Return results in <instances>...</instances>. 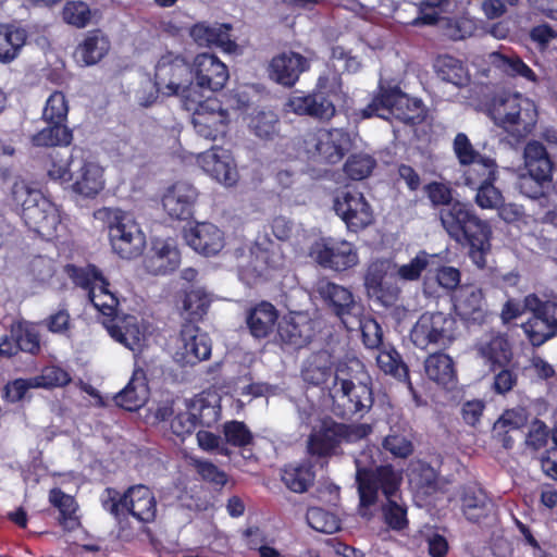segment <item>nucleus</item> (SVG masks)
<instances>
[{
    "instance_id": "20",
    "label": "nucleus",
    "mask_w": 557,
    "mask_h": 557,
    "mask_svg": "<svg viewBox=\"0 0 557 557\" xmlns=\"http://www.w3.org/2000/svg\"><path fill=\"white\" fill-rule=\"evenodd\" d=\"M310 255L319 265L336 272L351 269L359 262L358 251L352 244L333 238L315 242Z\"/></svg>"
},
{
    "instance_id": "52",
    "label": "nucleus",
    "mask_w": 557,
    "mask_h": 557,
    "mask_svg": "<svg viewBox=\"0 0 557 557\" xmlns=\"http://www.w3.org/2000/svg\"><path fill=\"white\" fill-rule=\"evenodd\" d=\"M211 299L202 289L186 292L183 298V310L187 313V320L195 324L202 320L210 307Z\"/></svg>"
},
{
    "instance_id": "41",
    "label": "nucleus",
    "mask_w": 557,
    "mask_h": 557,
    "mask_svg": "<svg viewBox=\"0 0 557 557\" xmlns=\"http://www.w3.org/2000/svg\"><path fill=\"white\" fill-rule=\"evenodd\" d=\"M465 166H467L463 171L465 184L472 189L497 181L498 165L494 159L480 156Z\"/></svg>"
},
{
    "instance_id": "12",
    "label": "nucleus",
    "mask_w": 557,
    "mask_h": 557,
    "mask_svg": "<svg viewBox=\"0 0 557 557\" xmlns=\"http://www.w3.org/2000/svg\"><path fill=\"white\" fill-rule=\"evenodd\" d=\"M349 147V134L343 128L309 131L302 136L300 145L307 161L317 164H336Z\"/></svg>"
},
{
    "instance_id": "26",
    "label": "nucleus",
    "mask_w": 557,
    "mask_h": 557,
    "mask_svg": "<svg viewBox=\"0 0 557 557\" xmlns=\"http://www.w3.org/2000/svg\"><path fill=\"white\" fill-rule=\"evenodd\" d=\"M310 67L309 60L295 51H284L272 58L269 64V76L278 85L290 88L299 81L300 75Z\"/></svg>"
},
{
    "instance_id": "34",
    "label": "nucleus",
    "mask_w": 557,
    "mask_h": 557,
    "mask_svg": "<svg viewBox=\"0 0 557 557\" xmlns=\"http://www.w3.org/2000/svg\"><path fill=\"white\" fill-rule=\"evenodd\" d=\"M183 358L188 364H197L202 360H207L211 356L212 343L207 333H201L200 329L193 325H185L182 330Z\"/></svg>"
},
{
    "instance_id": "37",
    "label": "nucleus",
    "mask_w": 557,
    "mask_h": 557,
    "mask_svg": "<svg viewBox=\"0 0 557 557\" xmlns=\"http://www.w3.org/2000/svg\"><path fill=\"white\" fill-rule=\"evenodd\" d=\"M147 397L148 385L145 383V373L136 370L126 386L114 396V401L127 411H135L144 406Z\"/></svg>"
},
{
    "instance_id": "7",
    "label": "nucleus",
    "mask_w": 557,
    "mask_h": 557,
    "mask_svg": "<svg viewBox=\"0 0 557 557\" xmlns=\"http://www.w3.org/2000/svg\"><path fill=\"white\" fill-rule=\"evenodd\" d=\"M525 173L518 176L517 188L530 199L547 200L555 170V162L546 146L536 139L529 140L523 148Z\"/></svg>"
},
{
    "instance_id": "6",
    "label": "nucleus",
    "mask_w": 557,
    "mask_h": 557,
    "mask_svg": "<svg viewBox=\"0 0 557 557\" xmlns=\"http://www.w3.org/2000/svg\"><path fill=\"white\" fill-rule=\"evenodd\" d=\"M487 113L495 125L517 138L530 134L537 122L534 102L518 92L495 94L487 103Z\"/></svg>"
},
{
    "instance_id": "30",
    "label": "nucleus",
    "mask_w": 557,
    "mask_h": 557,
    "mask_svg": "<svg viewBox=\"0 0 557 557\" xmlns=\"http://www.w3.org/2000/svg\"><path fill=\"white\" fill-rule=\"evenodd\" d=\"M185 240L196 252L206 257L218 255L224 247V233L209 222L197 223L184 234Z\"/></svg>"
},
{
    "instance_id": "43",
    "label": "nucleus",
    "mask_w": 557,
    "mask_h": 557,
    "mask_svg": "<svg viewBox=\"0 0 557 557\" xmlns=\"http://www.w3.org/2000/svg\"><path fill=\"white\" fill-rule=\"evenodd\" d=\"M63 272L72 281L75 286H78L88 292H95L98 285L106 284V277L101 270L95 264L88 263L85 267H79L73 263H67L63 268Z\"/></svg>"
},
{
    "instance_id": "17",
    "label": "nucleus",
    "mask_w": 557,
    "mask_h": 557,
    "mask_svg": "<svg viewBox=\"0 0 557 557\" xmlns=\"http://www.w3.org/2000/svg\"><path fill=\"white\" fill-rule=\"evenodd\" d=\"M284 262L282 246L272 240L268 234L259 235L250 248V260L242 270V276L249 284H256L265 278L269 271L283 268Z\"/></svg>"
},
{
    "instance_id": "36",
    "label": "nucleus",
    "mask_w": 557,
    "mask_h": 557,
    "mask_svg": "<svg viewBox=\"0 0 557 557\" xmlns=\"http://www.w3.org/2000/svg\"><path fill=\"white\" fill-rule=\"evenodd\" d=\"M8 336L15 356L21 351L32 356L40 352V333L32 322L26 320L13 322Z\"/></svg>"
},
{
    "instance_id": "53",
    "label": "nucleus",
    "mask_w": 557,
    "mask_h": 557,
    "mask_svg": "<svg viewBox=\"0 0 557 557\" xmlns=\"http://www.w3.org/2000/svg\"><path fill=\"white\" fill-rule=\"evenodd\" d=\"M186 407L195 413L198 426L211 428L220 420V406L212 405L201 395H197L189 399L186 403Z\"/></svg>"
},
{
    "instance_id": "45",
    "label": "nucleus",
    "mask_w": 557,
    "mask_h": 557,
    "mask_svg": "<svg viewBox=\"0 0 557 557\" xmlns=\"http://www.w3.org/2000/svg\"><path fill=\"white\" fill-rule=\"evenodd\" d=\"M109 282L106 278V284L98 285L97 290L90 292L88 297L92 306L100 313V322L106 327L111 322L116 320L119 314V299L109 290Z\"/></svg>"
},
{
    "instance_id": "31",
    "label": "nucleus",
    "mask_w": 557,
    "mask_h": 557,
    "mask_svg": "<svg viewBox=\"0 0 557 557\" xmlns=\"http://www.w3.org/2000/svg\"><path fill=\"white\" fill-rule=\"evenodd\" d=\"M104 329L115 342L133 351L139 350L146 339V329L138 318L132 314L117 315L116 320Z\"/></svg>"
},
{
    "instance_id": "59",
    "label": "nucleus",
    "mask_w": 557,
    "mask_h": 557,
    "mask_svg": "<svg viewBox=\"0 0 557 557\" xmlns=\"http://www.w3.org/2000/svg\"><path fill=\"white\" fill-rule=\"evenodd\" d=\"M423 193L433 208H447L454 205V189L449 183L432 181L423 186Z\"/></svg>"
},
{
    "instance_id": "27",
    "label": "nucleus",
    "mask_w": 557,
    "mask_h": 557,
    "mask_svg": "<svg viewBox=\"0 0 557 557\" xmlns=\"http://www.w3.org/2000/svg\"><path fill=\"white\" fill-rule=\"evenodd\" d=\"M474 349L492 372H496L499 367L510 366L513 358L508 336L500 332L487 333L475 343Z\"/></svg>"
},
{
    "instance_id": "9",
    "label": "nucleus",
    "mask_w": 557,
    "mask_h": 557,
    "mask_svg": "<svg viewBox=\"0 0 557 557\" xmlns=\"http://www.w3.org/2000/svg\"><path fill=\"white\" fill-rule=\"evenodd\" d=\"M343 95L342 78L336 73L320 75L312 94L289 97L287 110L319 121H330L336 114L334 101Z\"/></svg>"
},
{
    "instance_id": "49",
    "label": "nucleus",
    "mask_w": 557,
    "mask_h": 557,
    "mask_svg": "<svg viewBox=\"0 0 557 557\" xmlns=\"http://www.w3.org/2000/svg\"><path fill=\"white\" fill-rule=\"evenodd\" d=\"M493 64L508 76H519L531 83L537 82L534 71L516 54L493 53Z\"/></svg>"
},
{
    "instance_id": "42",
    "label": "nucleus",
    "mask_w": 557,
    "mask_h": 557,
    "mask_svg": "<svg viewBox=\"0 0 557 557\" xmlns=\"http://www.w3.org/2000/svg\"><path fill=\"white\" fill-rule=\"evenodd\" d=\"M104 187L103 170L94 162H84L79 170V174L73 184L75 193L94 198Z\"/></svg>"
},
{
    "instance_id": "4",
    "label": "nucleus",
    "mask_w": 557,
    "mask_h": 557,
    "mask_svg": "<svg viewBox=\"0 0 557 557\" xmlns=\"http://www.w3.org/2000/svg\"><path fill=\"white\" fill-rule=\"evenodd\" d=\"M359 120L391 117L408 125L417 126L424 122L426 109L421 99L411 98L398 85L380 81L371 101L355 112Z\"/></svg>"
},
{
    "instance_id": "11",
    "label": "nucleus",
    "mask_w": 557,
    "mask_h": 557,
    "mask_svg": "<svg viewBox=\"0 0 557 557\" xmlns=\"http://www.w3.org/2000/svg\"><path fill=\"white\" fill-rule=\"evenodd\" d=\"M458 323L450 313L442 311L423 312L409 332V339L414 347L448 348L457 338Z\"/></svg>"
},
{
    "instance_id": "22",
    "label": "nucleus",
    "mask_w": 557,
    "mask_h": 557,
    "mask_svg": "<svg viewBox=\"0 0 557 557\" xmlns=\"http://www.w3.org/2000/svg\"><path fill=\"white\" fill-rule=\"evenodd\" d=\"M334 210L351 232L364 230L373 222L371 206L358 191L346 190L334 199Z\"/></svg>"
},
{
    "instance_id": "51",
    "label": "nucleus",
    "mask_w": 557,
    "mask_h": 557,
    "mask_svg": "<svg viewBox=\"0 0 557 557\" xmlns=\"http://www.w3.org/2000/svg\"><path fill=\"white\" fill-rule=\"evenodd\" d=\"M249 128L260 139L273 140L280 134V119L273 111H258L251 116Z\"/></svg>"
},
{
    "instance_id": "10",
    "label": "nucleus",
    "mask_w": 557,
    "mask_h": 557,
    "mask_svg": "<svg viewBox=\"0 0 557 557\" xmlns=\"http://www.w3.org/2000/svg\"><path fill=\"white\" fill-rule=\"evenodd\" d=\"M108 228L109 240L114 253L122 259H134L143 253L146 236L132 215L121 209L103 208L98 211Z\"/></svg>"
},
{
    "instance_id": "32",
    "label": "nucleus",
    "mask_w": 557,
    "mask_h": 557,
    "mask_svg": "<svg viewBox=\"0 0 557 557\" xmlns=\"http://www.w3.org/2000/svg\"><path fill=\"white\" fill-rule=\"evenodd\" d=\"M181 263L180 250L169 242L156 240L144 259L146 271L152 275H165L175 271Z\"/></svg>"
},
{
    "instance_id": "24",
    "label": "nucleus",
    "mask_w": 557,
    "mask_h": 557,
    "mask_svg": "<svg viewBox=\"0 0 557 557\" xmlns=\"http://www.w3.org/2000/svg\"><path fill=\"white\" fill-rule=\"evenodd\" d=\"M409 24L413 26L436 25L445 37L454 41L471 37L476 29V26L471 18L465 16H441L437 10L425 12V8H422L420 14H418Z\"/></svg>"
},
{
    "instance_id": "60",
    "label": "nucleus",
    "mask_w": 557,
    "mask_h": 557,
    "mask_svg": "<svg viewBox=\"0 0 557 557\" xmlns=\"http://www.w3.org/2000/svg\"><path fill=\"white\" fill-rule=\"evenodd\" d=\"M69 102L62 91H53L47 99L41 120L42 121H60L67 122Z\"/></svg>"
},
{
    "instance_id": "33",
    "label": "nucleus",
    "mask_w": 557,
    "mask_h": 557,
    "mask_svg": "<svg viewBox=\"0 0 557 557\" xmlns=\"http://www.w3.org/2000/svg\"><path fill=\"white\" fill-rule=\"evenodd\" d=\"M277 320V309L265 300L250 308L246 317L249 333L257 339L269 337L273 333Z\"/></svg>"
},
{
    "instance_id": "25",
    "label": "nucleus",
    "mask_w": 557,
    "mask_h": 557,
    "mask_svg": "<svg viewBox=\"0 0 557 557\" xmlns=\"http://www.w3.org/2000/svg\"><path fill=\"white\" fill-rule=\"evenodd\" d=\"M202 170L219 183L234 186L238 182V171L230 150L213 146L198 157Z\"/></svg>"
},
{
    "instance_id": "14",
    "label": "nucleus",
    "mask_w": 557,
    "mask_h": 557,
    "mask_svg": "<svg viewBox=\"0 0 557 557\" xmlns=\"http://www.w3.org/2000/svg\"><path fill=\"white\" fill-rule=\"evenodd\" d=\"M191 63L181 53L166 51L154 66V85L165 96L188 97L193 85Z\"/></svg>"
},
{
    "instance_id": "1",
    "label": "nucleus",
    "mask_w": 557,
    "mask_h": 557,
    "mask_svg": "<svg viewBox=\"0 0 557 557\" xmlns=\"http://www.w3.org/2000/svg\"><path fill=\"white\" fill-rule=\"evenodd\" d=\"M329 395L333 414L347 421L361 420L374 404L372 380L358 361L336 367Z\"/></svg>"
},
{
    "instance_id": "38",
    "label": "nucleus",
    "mask_w": 557,
    "mask_h": 557,
    "mask_svg": "<svg viewBox=\"0 0 557 557\" xmlns=\"http://www.w3.org/2000/svg\"><path fill=\"white\" fill-rule=\"evenodd\" d=\"M46 126L30 137L35 147H67L73 141V131L67 122L44 121Z\"/></svg>"
},
{
    "instance_id": "47",
    "label": "nucleus",
    "mask_w": 557,
    "mask_h": 557,
    "mask_svg": "<svg viewBox=\"0 0 557 557\" xmlns=\"http://www.w3.org/2000/svg\"><path fill=\"white\" fill-rule=\"evenodd\" d=\"M315 473L311 465H287L282 472V481L288 490L304 493L313 484Z\"/></svg>"
},
{
    "instance_id": "61",
    "label": "nucleus",
    "mask_w": 557,
    "mask_h": 557,
    "mask_svg": "<svg viewBox=\"0 0 557 557\" xmlns=\"http://www.w3.org/2000/svg\"><path fill=\"white\" fill-rule=\"evenodd\" d=\"M223 434L226 443L234 447H246L253 442L251 431L243 421L232 420L225 422Z\"/></svg>"
},
{
    "instance_id": "56",
    "label": "nucleus",
    "mask_w": 557,
    "mask_h": 557,
    "mask_svg": "<svg viewBox=\"0 0 557 557\" xmlns=\"http://www.w3.org/2000/svg\"><path fill=\"white\" fill-rule=\"evenodd\" d=\"M306 519L313 530L321 533L332 534L341 529V519L321 507L309 508Z\"/></svg>"
},
{
    "instance_id": "13",
    "label": "nucleus",
    "mask_w": 557,
    "mask_h": 557,
    "mask_svg": "<svg viewBox=\"0 0 557 557\" xmlns=\"http://www.w3.org/2000/svg\"><path fill=\"white\" fill-rule=\"evenodd\" d=\"M359 502L362 507H370L376 504L379 492L385 499L399 496L403 484V472L393 465H381L374 468H358L356 473Z\"/></svg>"
},
{
    "instance_id": "8",
    "label": "nucleus",
    "mask_w": 557,
    "mask_h": 557,
    "mask_svg": "<svg viewBox=\"0 0 557 557\" xmlns=\"http://www.w3.org/2000/svg\"><path fill=\"white\" fill-rule=\"evenodd\" d=\"M373 432L370 423H344L332 419L323 420L319 429L308 437L309 455L318 458H331L343 455V444H355L367 438Z\"/></svg>"
},
{
    "instance_id": "28",
    "label": "nucleus",
    "mask_w": 557,
    "mask_h": 557,
    "mask_svg": "<svg viewBox=\"0 0 557 557\" xmlns=\"http://www.w3.org/2000/svg\"><path fill=\"white\" fill-rule=\"evenodd\" d=\"M232 24L221 23L210 25L207 22H197L189 28V36L198 47H216L222 51L232 53L237 49V44L231 38Z\"/></svg>"
},
{
    "instance_id": "58",
    "label": "nucleus",
    "mask_w": 557,
    "mask_h": 557,
    "mask_svg": "<svg viewBox=\"0 0 557 557\" xmlns=\"http://www.w3.org/2000/svg\"><path fill=\"white\" fill-rule=\"evenodd\" d=\"M434 257V255H431L425 250L418 251V253L410 260L409 263L397 265V278L404 282H414L420 280L422 273L429 267L431 259Z\"/></svg>"
},
{
    "instance_id": "44",
    "label": "nucleus",
    "mask_w": 557,
    "mask_h": 557,
    "mask_svg": "<svg viewBox=\"0 0 557 557\" xmlns=\"http://www.w3.org/2000/svg\"><path fill=\"white\" fill-rule=\"evenodd\" d=\"M461 507L467 520L479 522L488 516L492 503L481 488L467 487L461 496Z\"/></svg>"
},
{
    "instance_id": "19",
    "label": "nucleus",
    "mask_w": 557,
    "mask_h": 557,
    "mask_svg": "<svg viewBox=\"0 0 557 557\" xmlns=\"http://www.w3.org/2000/svg\"><path fill=\"white\" fill-rule=\"evenodd\" d=\"M527 305L533 311V319L524 325V331L534 347L557 335V300H541L537 296L527 297Z\"/></svg>"
},
{
    "instance_id": "57",
    "label": "nucleus",
    "mask_w": 557,
    "mask_h": 557,
    "mask_svg": "<svg viewBox=\"0 0 557 557\" xmlns=\"http://www.w3.org/2000/svg\"><path fill=\"white\" fill-rule=\"evenodd\" d=\"M375 166L376 160L373 157L366 153H352L344 164V172L348 178L361 181L367 178Z\"/></svg>"
},
{
    "instance_id": "16",
    "label": "nucleus",
    "mask_w": 557,
    "mask_h": 557,
    "mask_svg": "<svg viewBox=\"0 0 557 557\" xmlns=\"http://www.w3.org/2000/svg\"><path fill=\"white\" fill-rule=\"evenodd\" d=\"M361 332L366 347L371 349L380 348L379 355L376 356L377 367L384 373L392 375L400 382L407 383L409 391L416 395V391L409 379L408 366L394 346L383 343V332L380 324L375 321L363 324Z\"/></svg>"
},
{
    "instance_id": "15",
    "label": "nucleus",
    "mask_w": 557,
    "mask_h": 557,
    "mask_svg": "<svg viewBox=\"0 0 557 557\" xmlns=\"http://www.w3.org/2000/svg\"><path fill=\"white\" fill-rule=\"evenodd\" d=\"M397 263L389 259L377 258L369 262L363 285L370 298L385 307L393 306L401 293L396 275Z\"/></svg>"
},
{
    "instance_id": "62",
    "label": "nucleus",
    "mask_w": 557,
    "mask_h": 557,
    "mask_svg": "<svg viewBox=\"0 0 557 557\" xmlns=\"http://www.w3.org/2000/svg\"><path fill=\"white\" fill-rule=\"evenodd\" d=\"M276 325V341L280 344L302 347L307 343L308 336L293 320H283L277 322Z\"/></svg>"
},
{
    "instance_id": "5",
    "label": "nucleus",
    "mask_w": 557,
    "mask_h": 557,
    "mask_svg": "<svg viewBox=\"0 0 557 557\" xmlns=\"http://www.w3.org/2000/svg\"><path fill=\"white\" fill-rule=\"evenodd\" d=\"M12 201L21 207V218L27 228L41 238L55 236L61 222L57 206L40 190L32 188L25 181H16L11 188Z\"/></svg>"
},
{
    "instance_id": "2",
    "label": "nucleus",
    "mask_w": 557,
    "mask_h": 557,
    "mask_svg": "<svg viewBox=\"0 0 557 557\" xmlns=\"http://www.w3.org/2000/svg\"><path fill=\"white\" fill-rule=\"evenodd\" d=\"M440 221L448 236L468 249L471 260L481 269L486 264L491 250L492 228L482 220L472 205L455 200L454 205L440 209Z\"/></svg>"
},
{
    "instance_id": "35",
    "label": "nucleus",
    "mask_w": 557,
    "mask_h": 557,
    "mask_svg": "<svg viewBox=\"0 0 557 557\" xmlns=\"http://www.w3.org/2000/svg\"><path fill=\"white\" fill-rule=\"evenodd\" d=\"M426 376L446 389H453L457 383V372L451 357L442 351L430 354L424 360Z\"/></svg>"
},
{
    "instance_id": "54",
    "label": "nucleus",
    "mask_w": 557,
    "mask_h": 557,
    "mask_svg": "<svg viewBox=\"0 0 557 557\" xmlns=\"http://www.w3.org/2000/svg\"><path fill=\"white\" fill-rule=\"evenodd\" d=\"M244 536L248 548L259 552V557H283L274 547V537L267 535L259 528L246 529Z\"/></svg>"
},
{
    "instance_id": "21",
    "label": "nucleus",
    "mask_w": 557,
    "mask_h": 557,
    "mask_svg": "<svg viewBox=\"0 0 557 557\" xmlns=\"http://www.w3.org/2000/svg\"><path fill=\"white\" fill-rule=\"evenodd\" d=\"M190 74L193 84L195 83L201 90L212 92L222 90L230 78L227 65L210 52L196 54L191 62Z\"/></svg>"
},
{
    "instance_id": "3",
    "label": "nucleus",
    "mask_w": 557,
    "mask_h": 557,
    "mask_svg": "<svg viewBox=\"0 0 557 557\" xmlns=\"http://www.w3.org/2000/svg\"><path fill=\"white\" fill-rule=\"evenodd\" d=\"M101 507L117 522V536L123 541L134 539L128 516L143 523V532L148 536L151 530L146 524L157 518V500L153 492L144 484L128 486L123 493L114 487H106L100 495Z\"/></svg>"
},
{
    "instance_id": "29",
    "label": "nucleus",
    "mask_w": 557,
    "mask_h": 557,
    "mask_svg": "<svg viewBox=\"0 0 557 557\" xmlns=\"http://www.w3.org/2000/svg\"><path fill=\"white\" fill-rule=\"evenodd\" d=\"M198 193L186 182H176L170 186L162 197V206L170 218L185 221L193 216L194 205Z\"/></svg>"
},
{
    "instance_id": "48",
    "label": "nucleus",
    "mask_w": 557,
    "mask_h": 557,
    "mask_svg": "<svg viewBox=\"0 0 557 557\" xmlns=\"http://www.w3.org/2000/svg\"><path fill=\"white\" fill-rule=\"evenodd\" d=\"M435 69L438 76L456 86H463L469 81L468 70L463 63L451 55H438L435 62Z\"/></svg>"
},
{
    "instance_id": "64",
    "label": "nucleus",
    "mask_w": 557,
    "mask_h": 557,
    "mask_svg": "<svg viewBox=\"0 0 557 557\" xmlns=\"http://www.w3.org/2000/svg\"><path fill=\"white\" fill-rule=\"evenodd\" d=\"M332 375V368L325 361L323 364L317 360L309 361L301 370L302 380L313 386H321L327 382Z\"/></svg>"
},
{
    "instance_id": "39",
    "label": "nucleus",
    "mask_w": 557,
    "mask_h": 557,
    "mask_svg": "<svg viewBox=\"0 0 557 557\" xmlns=\"http://www.w3.org/2000/svg\"><path fill=\"white\" fill-rule=\"evenodd\" d=\"M27 41V32L11 23H0V63L9 64L21 53Z\"/></svg>"
},
{
    "instance_id": "55",
    "label": "nucleus",
    "mask_w": 557,
    "mask_h": 557,
    "mask_svg": "<svg viewBox=\"0 0 557 557\" xmlns=\"http://www.w3.org/2000/svg\"><path fill=\"white\" fill-rule=\"evenodd\" d=\"M400 500L401 494L387 498L382 506L384 522L396 531H401L408 525L407 507Z\"/></svg>"
},
{
    "instance_id": "63",
    "label": "nucleus",
    "mask_w": 557,
    "mask_h": 557,
    "mask_svg": "<svg viewBox=\"0 0 557 557\" xmlns=\"http://www.w3.org/2000/svg\"><path fill=\"white\" fill-rule=\"evenodd\" d=\"M63 20L75 27H85L91 18L89 5L84 1H67L62 10Z\"/></svg>"
},
{
    "instance_id": "18",
    "label": "nucleus",
    "mask_w": 557,
    "mask_h": 557,
    "mask_svg": "<svg viewBox=\"0 0 557 557\" xmlns=\"http://www.w3.org/2000/svg\"><path fill=\"white\" fill-rule=\"evenodd\" d=\"M317 293L347 329H350L349 324L357 323L360 327L363 325L360 319L363 307L349 288L323 278L317 284Z\"/></svg>"
},
{
    "instance_id": "50",
    "label": "nucleus",
    "mask_w": 557,
    "mask_h": 557,
    "mask_svg": "<svg viewBox=\"0 0 557 557\" xmlns=\"http://www.w3.org/2000/svg\"><path fill=\"white\" fill-rule=\"evenodd\" d=\"M223 111L206 113L197 110L193 115V124L197 134L206 139L215 140L223 133Z\"/></svg>"
},
{
    "instance_id": "46",
    "label": "nucleus",
    "mask_w": 557,
    "mask_h": 557,
    "mask_svg": "<svg viewBox=\"0 0 557 557\" xmlns=\"http://www.w3.org/2000/svg\"><path fill=\"white\" fill-rule=\"evenodd\" d=\"M412 440L413 435L410 428L392 426L382 445L395 458L406 459L414 450Z\"/></svg>"
},
{
    "instance_id": "23",
    "label": "nucleus",
    "mask_w": 557,
    "mask_h": 557,
    "mask_svg": "<svg viewBox=\"0 0 557 557\" xmlns=\"http://www.w3.org/2000/svg\"><path fill=\"white\" fill-rule=\"evenodd\" d=\"M453 307L458 317L468 324L482 325L487 322L490 312L485 295L475 284H462L451 295Z\"/></svg>"
},
{
    "instance_id": "40",
    "label": "nucleus",
    "mask_w": 557,
    "mask_h": 557,
    "mask_svg": "<svg viewBox=\"0 0 557 557\" xmlns=\"http://www.w3.org/2000/svg\"><path fill=\"white\" fill-rule=\"evenodd\" d=\"M110 41L100 29L89 32L75 51L77 61L83 65L98 63L109 51Z\"/></svg>"
}]
</instances>
